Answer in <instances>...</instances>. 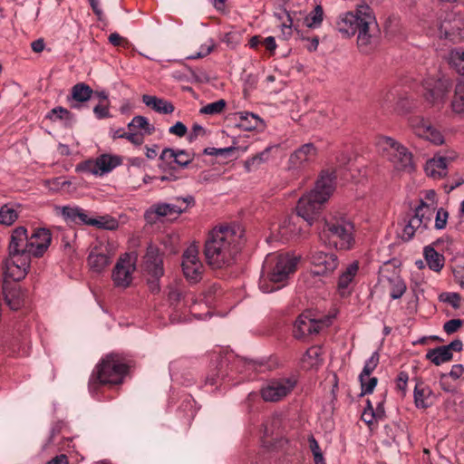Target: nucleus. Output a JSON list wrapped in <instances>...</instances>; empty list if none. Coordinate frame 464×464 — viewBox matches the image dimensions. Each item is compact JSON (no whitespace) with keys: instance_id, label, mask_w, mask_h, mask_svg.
Segmentation results:
<instances>
[{"instance_id":"1","label":"nucleus","mask_w":464,"mask_h":464,"mask_svg":"<svg viewBox=\"0 0 464 464\" xmlns=\"http://www.w3.org/2000/svg\"><path fill=\"white\" fill-rule=\"evenodd\" d=\"M240 237L239 227L222 226L213 229L204 248L208 264L214 269L231 266L238 252Z\"/></svg>"},{"instance_id":"2","label":"nucleus","mask_w":464,"mask_h":464,"mask_svg":"<svg viewBox=\"0 0 464 464\" xmlns=\"http://www.w3.org/2000/svg\"><path fill=\"white\" fill-rule=\"evenodd\" d=\"M334 171H322L314 188L298 200L297 218H302L307 227L314 224L325 202L330 198L335 188Z\"/></svg>"},{"instance_id":"3","label":"nucleus","mask_w":464,"mask_h":464,"mask_svg":"<svg viewBox=\"0 0 464 464\" xmlns=\"http://www.w3.org/2000/svg\"><path fill=\"white\" fill-rule=\"evenodd\" d=\"M298 258L289 254L268 255L264 262L259 287L271 293L283 287L297 266Z\"/></svg>"},{"instance_id":"4","label":"nucleus","mask_w":464,"mask_h":464,"mask_svg":"<svg viewBox=\"0 0 464 464\" xmlns=\"http://www.w3.org/2000/svg\"><path fill=\"white\" fill-rule=\"evenodd\" d=\"M376 25L375 17L368 5H359L355 11L345 13L337 23L338 30L346 36L358 34L357 44L360 48L371 44L372 26Z\"/></svg>"},{"instance_id":"5","label":"nucleus","mask_w":464,"mask_h":464,"mask_svg":"<svg viewBox=\"0 0 464 464\" xmlns=\"http://www.w3.org/2000/svg\"><path fill=\"white\" fill-rule=\"evenodd\" d=\"M353 231V223L346 218L329 216L324 218L319 237L326 245L340 250H350L355 243Z\"/></svg>"},{"instance_id":"6","label":"nucleus","mask_w":464,"mask_h":464,"mask_svg":"<svg viewBox=\"0 0 464 464\" xmlns=\"http://www.w3.org/2000/svg\"><path fill=\"white\" fill-rule=\"evenodd\" d=\"M52 241V234L47 228H35L32 235H27L24 227H16L11 236L12 247L31 256L40 257L48 249Z\"/></svg>"},{"instance_id":"7","label":"nucleus","mask_w":464,"mask_h":464,"mask_svg":"<svg viewBox=\"0 0 464 464\" xmlns=\"http://www.w3.org/2000/svg\"><path fill=\"white\" fill-rule=\"evenodd\" d=\"M127 372L128 365L118 355H107L93 370L89 381V389L94 392L100 384H120Z\"/></svg>"},{"instance_id":"8","label":"nucleus","mask_w":464,"mask_h":464,"mask_svg":"<svg viewBox=\"0 0 464 464\" xmlns=\"http://www.w3.org/2000/svg\"><path fill=\"white\" fill-rule=\"evenodd\" d=\"M378 146L397 170L411 172L414 169L412 154L394 139L386 136L381 137Z\"/></svg>"},{"instance_id":"9","label":"nucleus","mask_w":464,"mask_h":464,"mask_svg":"<svg viewBox=\"0 0 464 464\" xmlns=\"http://www.w3.org/2000/svg\"><path fill=\"white\" fill-rule=\"evenodd\" d=\"M433 213L434 208L420 199V204L414 208V215L404 227L402 237L411 240L415 233H423L429 227Z\"/></svg>"},{"instance_id":"10","label":"nucleus","mask_w":464,"mask_h":464,"mask_svg":"<svg viewBox=\"0 0 464 464\" xmlns=\"http://www.w3.org/2000/svg\"><path fill=\"white\" fill-rule=\"evenodd\" d=\"M451 87L452 81L446 76L427 78L423 82L424 98L431 105L443 104Z\"/></svg>"},{"instance_id":"11","label":"nucleus","mask_w":464,"mask_h":464,"mask_svg":"<svg viewBox=\"0 0 464 464\" xmlns=\"http://www.w3.org/2000/svg\"><path fill=\"white\" fill-rule=\"evenodd\" d=\"M195 158V153L185 150L165 148L160 155L159 169L162 171L187 168Z\"/></svg>"},{"instance_id":"12","label":"nucleus","mask_w":464,"mask_h":464,"mask_svg":"<svg viewBox=\"0 0 464 464\" xmlns=\"http://www.w3.org/2000/svg\"><path fill=\"white\" fill-rule=\"evenodd\" d=\"M31 257L23 251L14 250L9 244V257L5 261V275L14 281L25 277L30 267Z\"/></svg>"},{"instance_id":"13","label":"nucleus","mask_w":464,"mask_h":464,"mask_svg":"<svg viewBox=\"0 0 464 464\" xmlns=\"http://www.w3.org/2000/svg\"><path fill=\"white\" fill-rule=\"evenodd\" d=\"M136 256L125 253L117 261L111 274L114 285L118 287H128L132 281V274L136 269Z\"/></svg>"},{"instance_id":"14","label":"nucleus","mask_w":464,"mask_h":464,"mask_svg":"<svg viewBox=\"0 0 464 464\" xmlns=\"http://www.w3.org/2000/svg\"><path fill=\"white\" fill-rule=\"evenodd\" d=\"M181 266L186 279L190 283H198L202 278L204 266L198 258V247L196 245H191L185 250Z\"/></svg>"},{"instance_id":"15","label":"nucleus","mask_w":464,"mask_h":464,"mask_svg":"<svg viewBox=\"0 0 464 464\" xmlns=\"http://www.w3.org/2000/svg\"><path fill=\"white\" fill-rule=\"evenodd\" d=\"M121 164V160L118 156L102 154L95 160H87L76 167L78 171H85L93 175H103L111 171L114 168Z\"/></svg>"},{"instance_id":"16","label":"nucleus","mask_w":464,"mask_h":464,"mask_svg":"<svg viewBox=\"0 0 464 464\" xmlns=\"http://www.w3.org/2000/svg\"><path fill=\"white\" fill-rule=\"evenodd\" d=\"M114 254L110 244L95 245L88 256V265L91 270L95 273L102 272L111 263Z\"/></svg>"},{"instance_id":"17","label":"nucleus","mask_w":464,"mask_h":464,"mask_svg":"<svg viewBox=\"0 0 464 464\" xmlns=\"http://www.w3.org/2000/svg\"><path fill=\"white\" fill-rule=\"evenodd\" d=\"M312 274L314 276H331L339 266V259L334 253L315 251L311 256Z\"/></svg>"},{"instance_id":"18","label":"nucleus","mask_w":464,"mask_h":464,"mask_svg":"<svg viewBox=\"0 0 464 464\" xmlns=\"http://www.w3.org/2000/svg\"><path fill=\"white\" fill-rule=\"evenodd\" d=\"M295 385V382L290 378L274 380L264 386L260 393L264 401L276 402L285 398Z\"/></svg>"},{"instance_id":"19","label":"nucleus","mask_w":464,"mask_h":464,"mask_svg":"<svg viewBox=\"0 0 464 464\" xmlns=\"http://www.w3.org/2000/svg\"><path fill=\"white\" fill-rule=\"evenodd\" d=\"M324 325V320L314 319L312 317L311 312H305L295 320L293 334L295 338L302 339L309 334H318Z\"/></svg>"},{"instance_id":"20","label":"nucleus","mask_w":464,"mask_h":464,"mask_svg":"<svg viewBox=\"0 0 464 464\" xmlns=\"http://www.w3.org/2000/svg\"><path fill=\"white\" fill-rule=\"evenodd\" d=\"M317 150L313 143H306L290 154L288 169L301 170L313 162L316 157Z\"/></svg>"},{"instance_id":"21","label":"nucleus","mask_w":464,"mask_h":464,"mask_svg":"<svg viewBox=\"0 0 464 464\" xmlns=\"http://www.w3.org/2000/svg\"><path fill=\"white\" fill-rule=\"evenodd\" d=\"M358 271V261L350 263L341 271L337 280L336 291L342 298H346L352 295Z\"/></svg>"},{"instance_id":"22","label":"nucleus","mask_w":464,"mask_h":464,"mask_svg":"<svg viewBox=\"0 0 464 464\" xmlns=\"http://www.w3.org/2000/svg\"><path fill=\"white\" fill-rule=\"evenodd\" d=\"M412 128L417 136L429 140L434 145H441L444 137L440 130L434 128L430 122L423 118H416L412 121Z\"/></svg>"},{"instance_id":"23","label":"nucleus","mask_w":464,"mask_h":464,"mask_svg":"<svg viewBox=\"0 0 464 464\" xmlns=\"http://www.w3.org/2000/svg\"><path fill=\"white\" fill-rule=\"evenodd\" d=\"M144 268L151 277L160 278L164 274L163 260L157 246L150 245L144 256Z\"/></svg>"},{"instance_id":"24","label":"nucleus","mask_w":464,"mask_h":464,"mask_svg":"<svg viewBox=\"0 0 464 464\" xmlns=\"http://www.w3.org/2000/svg\"><path fill=\"white\" fill-rule=\"evenodd\" d=\"M181 214V209L171 203H156L150 206L144 213V218L149 224H155L160 218Z\"/></svg>"},{"instance_id":"25","label":"nucleus","mask_w":464,"mask_h":464,"mask_svg":"<svg viewBox=\"0 0 464 464\" xmlns=\"http://www.w3.org/2000/svg\"><path fill=\"white\" fill-rule=\"evenodd\" d=\"M93 94L92 89L84 82L76 83L72 87L67 102L72 109H80L81 103L89 101Z\"/></svg>"},{"instance_id":"26","label":"nucleus","mask_w":464,"mask_h":464,"mask_svg":"<svg viewBox=\"0 0 464 464\" xmlns=\"http://www.w3.org/2000/svg\"><path fill=\"white\" fill-rule=\"evenodd\" d=\"M62 214L66 220L78 225H96V218H89L87 211L80 207L65 206L62 208Z\"/></svg>"},{"instance_id":"27","label":"nucleus","mask_w":464,"mask_h":464,"mask_svg":"<svg viewBox=\"0 0 464 464\" xmlns=\"http://www.w3.org/2000/svg\"><path fill=\"white\" fill-rule=\"evenodd\" d=\"M142 102L146 106L150 107L152 110L160 114H170L175 110L172 102L157 96L144 94L142 96Z\"/></svg>"},{"instance_id":"28","label":"nucleus","mask_w":464,"mask_h":464,"mask_svg":"<svg viewBox=\"0 0 464 464\" xmlns=\"http://www.w3.org/2000/svg\"><path fill=\"white\" fill-rule=\"evenodd\" d=\"M432 391L423 382H417L414 388V403L417 408L427 409L432 404Z\"/></svg>"},{"instance_id":"29","label":"nucleus","mask_w":464,"mask_h":464,"mask_svg":"<svg viewBox=\"0 0 464 464\" xmlns=\"http://www.w3.org/2000/svg\"><path fill=\"white\" fill-rule=\"evenodd\" d=\"M425 172L427 176L433 179H440L447 174V159L440 157L431 159L425 165Z\"/></svg>"},{"instance_id":"30","label":"nucleus","mask_w":464,"mask_h":464,"mask_svg":"<svg viewBox=\"0 0 464 464\" xmlns=\"http://www.w3.org/2000/svg\"><path fill=\"white\" fill-rule=\"evenodd\" d=\"M322 362V349L319 346H312L307 349L301 359L302 367L306 370L317 368Z\"/></svg>"},{"instance_id":"31","label":"nucleus","mask_w":464,"mask_h":464,"mask_svg":"<svg viewBox=\"0 0 464 464\" xmlns=\"http://www.w3.org/2000/svg\"><path fill=\"white\" fill-rule=\"evenodd\" d=\"M424 257L430 269L440 272L445 263L443 255L437 252L432 246H428L424 247Z\"/></svg>"},{"instance_id":"32","label":"nucleus","mask_w":464,"mask_h":464,"mask_svg":"<svg viewBox=\"0 0 464 464\" xmlns=\"http://www.w3.org/2000/svg\"><path fill=\"white\" fill-rule=\"evenodd\" d=\"M425 358L430 361L436 366H439L442 363L450 362L453 359V353L448 352L446 348L442 345L433 349H430L427 352Z\"/></svg>"},{"instance_id":"33","label":"nucleus","mask_w":464,"mask_h":464,"mask_svg":"<svg viewBox=\"0 0 464 464\" xmlns=\"http://www.w3.org/2000/svg\"><path fill=\"white\" fill-rule=\"evenodd\" d=\"M46 117L52 121H63L67 127H72L75 122L74 114L62 106L52 109Z\"/></svg>"},{"instance_id":"34","label":"nucleus","mask_w":464,"mask_h":464,"mask_svg":"<svg viewBox=\"0 0 464 464\" xmlns=\"http://www.w3.org/2000/svg\"><path fill=\"white\" fill-rule=\"evenodd\" d=\"M5 299L12 310H18L24 305V298L21 288L14 287L5 292Z\"/></svg>"},{"instance_id":"35","label":"nucleus","mask_w":464,"mask_h":464,"mask_svg":"<svg viewBox=\"0 0 464 464\" xmlns=\"http://www.w3.org/2000/svg\"><path fill=\"white\" fill-rule=\"evenodd\" d=\"M450 107L455 114L464 115V83L459 82L455 86Z\"/></svg>"},{"instance_id":"36","label":"nucleus","mask_w":464,"mask_h":464,"mask_svg":"<svg viewBox=\"0 0 464 464\" xmlns=\"http://www.w3.org/2000/svg\"><path fill=\"white\" fill-rule=\"evenodd\" d=\"M237 115L239 118L238 125L246 130L256 129L261 122L260 118L254 113L241 111Z\"/></svg>"},{"instance_id":"37","label":"nucleus","mask_w":464,"mask_h":464,"mask_svg":"<svg viewBox=\"0 0 464 464\" xmlns=\"http://www.w3.org/2000/svg\"><path fill=\"white\" fill-rule=\"evenodd\" d=\"M130 130L140 129L143 130L142 134L151 135L155 131L154 126L149 123V121L144 116H135L131 121L128 124Z\"/></svg>"},{"instance_id":"38","label":"nucleus","mask_w":464,"mask_h":464,"mask_svg":"<svg viewBox=\"0 0 464 464\" xmlns=\"http://www.w3.org/2000/svg\"><path fill=\"white\" fill-rule=\"evenodd\" d=\"M270 150H271L270 148H266L263 151L247 159L245 161L246 169L248 172L253 171V170L256 169L262 163L267 161L268 158H269Z\"/></svg>"},{"instance_id":"39","label":"nucleus","mask_w":464,"mask_h":464,"mask_svg":"<svg viewBox=\"0 0 464 464\" xmlns=\"http://www.w3.org/2000/svg\"><path fill=\"white\" fill-rule=\"evenodd\" d=\"M18 218L17 211L10 205L5 204L0 208V224L11 226Z\"/></svg>"},{"instance_id":"40","label":"nucleus","mask_w":464,"mask_h":464,"mask_svg":"<svg viewBox=\"0 0 464 464\" xmlns=\"http://www.w3.org/2000/svg\"><path fill=\"white\" fill-rule=\"evenodd\" d=\"M324 19V10L317 5L314 10L305 17L304 23L309 28H316L321 25Z\"/></svg>"},{"instance_id":"41","label":"nucleus","mask_w":464,"mask_h":464,"mask_svg":"<svg viewBox=\"0 0 464 464\" xmlns=\"http://www.w3.org/2000/svg\"><path fill=\"white\" fill-rule=\"evenodd\" d=\"M389 283L391 286V297L392 299L401 298L407 289L405 282L400 276H395L389 278Z\"/></svg>"},{"instance_id":"42","label":"nucleus","mask_w":464,"mask_h":464,"mask_svg":"<svg viewBox=\"0 0 464 464\" xmlns=\"http://www.w3.org/2000/svg\"><path fill=\"white\" fill-rule=\"evenodd\" d=\"M296 217H291L288 220L284 222V225L281 227V233L284 236L294 237L299 236L302 233V228L297 227L295 219H297Z\"/></svg>"},{"instance_id":"43","label":"nucleus","mask_w":464,"mask_h":464,"mask_svg":"<svg viewBox=\"0 0 464 464\" xmlns=\"http://www.w3.org/2000/svg\"><path fill=\"white\" fill-rule=\"evenodd\" d=\"M226 102L223 99H220L218 101H216L214 102L208 103L205 106H203L199 112L201 114H208V115H217L221 113L224 109L226 108Z\"/></svg>"},{"instance_id":"44","label":"nucleus","mask_w":464,"mask_h":464,"mask_svg":"<svg viewBox=\"0 0 464 464\" xmlns=\"http://www.w3.org/2000/svg\"><path fill=\"white\" fill-rule=\"evenodd\" d=\"M380 355L378 352H374L371 357L366 361L362 372L359 375V379L363 377H369L371 373L376 369L379 364Z\"/></svg>"},{"instance_id":"45","label":"nucleus","mask_w":464,"mask_h":464,"mask_svg":"<svg viewBox=\"0 0 464 464\" xmlns=\"http://www.w3.org/2000/svg\"><path fill=\"white\" fill-rule=\"evenodd\" d=\"M359 381L362 388L361 395L372 393L378 383L376 377H363L362 379H359Z\"/></svg>"},{"instance_id":"46","label":"nucleus","mask_w":464,"mask_h":464,"mask_svg":"<svg viewBox=\"0 0 464 464\" xmlns=\"http://www.w3.org/2000/svg\"><path fill=\"white\" fill-rule=\"evenodd\" d=\"M451 60L458 73L464 77V52L459 50L452 52Z\"/></svg>"},{"instance_id":"47","label":"nucleus","mask_w":464,"mask_h":464,"mask_svg":"<svg viewBox=\"0 0 464 464\" xmlns=\"http://www.w3.org/2000/svg\"><path fill=\"white\" fill-rule=\"evenodd\" d=\"M448 218L449 212L445 208H440L436 212L434 227L437 230L444 229L447 226Z\"/></svg>"},{"instance_id":"48","label":"nucleus","mask_w":464,"mask_h":464,"mask_svg":"<svg viewBox=\"0 0 464 464\" xmlns=\"http://www.w3.org/2000/svg\"><path fill=\"white\" fill-rule=\"evenodd\" d=\"M440 301L448 303L456 309L460 305V295L458 293H442L440 295Z\"/></svg>"},{"instance_id":"49","label":"nucleus","mask_w":464,"mask_h":464,"mask_svg":"<svg viewBox=\"0 0 464 464\" xmlns=\"http://www.w3.org/2000/svg\"><path fill=\"white\" fill-rule=\"evenodd\" d=\"M215 48V43L213 39H209L207 43L200 46V50L194 54L189 55L188 59H198L208 55Z\"/></svg>"},{"instance_id":"50","label":"nucleus","mask_w":464,"mask_h":464,"mask_svg":"<svg viewBox=\"0 0 464 464\" xmlns=\"http://www.w3.org/2000/svg\"><path fill=\"white\" fill-rule=\"evenodd\" d=\"M96 225H92V227H96L98 228H104L108 230H114L118 227V222L114 218H107V217H100L96 218Z\"/></svg>"},{"instance_id":"51","label":"nucleus","mask_w":464,"mask_h":464,"mask_svg":"<svg viewBox=\"0 0 464 464\" xmlns=\"http://www.w3.org/2000/svg\"><path fill=\"white\" fill-rule=\"evenodd\" d=\"M172 205L178 206L181 209V213L187 211V209L195 205V198L191 195H188L184 198H176Z\"/></svg>"},{"instance_id":"52","label":"nucleus","mask_w":464,"mask_h":464,"mask_svg":"<svg viewBox=\"0 0 464 464\" xmlns=\"http://www.w3.org/2000/svg\"><path fill=\"white\" fill-rule=\"evenodd\" d=\"M367 405H366V408L364 409L362 414V420L367 424V425H372L373 423L374 420H378V419L376 418L374 412H373V407L372 405V402L370 400H367Z\"/></svg>"},{"instance_id":"53","label":"nucleus","mask_w":464,"mask_h":464,"mask_svg":"<svg viewBox=\"0 0 464 464\" xmlns=\"http://www.w3.org/2000/svg\"><path fill=\"white\" fill-rule=\"evenodd\" d=\"M464 324V321L461 319H451L447 321L443 325V330L448 334L456 333Z\"/></svg>"},{"instance_id":"54","label":"nucleus","mask_w":464,"mask_h":464,"mask_svg":"<svg viewBox=\"0 0 464 464\" xmlns=\"http://www.w3.org/2000/svg\"><path fill=\"white\" fill-rule=\"evenodd\" d=\"M234 147H227V148H221V149H216V148H206L203 150V153L206 155H211V156H227L232 151H234Z\"/></svg>"},{"instance_id":"55","label":"nucleus","mask_w":464,"mask_h":464,"mask_svg":"<svg viewBox=\"0 0 464 464\" xmlns=\"http://www.w3.org/2000/svg\"><path fill=\"white\" fill-rule=\"evenodd\" d=\"M93 112L97 119L102 120L111 116L109 111V105L99 103L93 108Z\"/></svg>"},{"instance_id":"56","label":"nucleus","mask_w":464,"mask_h":464,"mask_svg":"<svg viewBox=\"0 0 464 464\" xmlns=\"http://www.w3.org/2000/svg\"><path fill=\"white\" fill-rule=\"evenodd\" d=\"M131 131L132 130H130V132H124L123 133L124 139L128 140L130 143H132L136 146L141 145L144 142V134L134 133Z\"/></svg>"},{"instance_id":"57","label":"nucleus","mask_w":464,"mask_h":464,"mask_svg":"<svg viewBox=\"0 0 464 464\" xmlns=\"http://www.w3.org/2000/svg\"><path fill=\"white\" fill-rule=\"evenodd\" d=\"M408 380L409 375L406 372H399L396 378L397 389L400 390L402 392V394H405Z\"/></svg>"},{"instance_id":"58","label":"nucleus","mask_w":464,"mask_h":464,"mask_svg":"<svg viewBox=\"0 0 464 464\" xmlns=\"http://www.w3.org/2000/svg\"><path fill=\"white\" fill-rule=\"evenodd\" d=\"M188 129L186 125L181 121H177L173 126L169 129L170 134L177 135L178 137H183L186 135Z\"/></svg>"},{"instance_id":"59","label":"nucleus","mask_w":464,"mask_h":464,"mask_svg":"<svg viewBox=\"0 0 464 464\" xmlns=\"http://www.w3.org/2000/svg\"><path fill=\"white\" fill-rule=\"evenodd\" d=\"M207 130L198 123H194L191 128V132L188 135V140L193 141L199 136H205Z\"/></svg>"},{"instance_id":"60","label":"nucleus","mask_w":464,"mask_h":464,"mask_svg":"<svg viewBox=\"0 0 464 464\" xmlns=\"http://www.w3.org/2000/svg\"><path fill=\"white\" fill-rule=\"evenodd\" d=\"M453 274L457 282L464 288V263L457 266L453 270Z\"/></svg>"},{"instance_id":"61","label":"nucleus","mask_w":464,"mask_h":464,"mask_svg":"<svg viewBox=\"0 0 464 464\" xmlns=\"http://www.w3.org/2000/svg\"><path fill=\"white\" fill-rule=\"evenodd\" d=\"M464 373V366L462 364H454L448 374V377H451L454 380H458Z\"/></svg>"},{"instance_id":"62","label":"nucleus","mask_w":464,"mask_h":464,"mask_svg":"<svg viewBox=\"0 0 464 464\" xmlns=\"http://www.w3.org/2000/svg\"><path fill=\"white\" fill-rule=\"evenodd\" d=\"M396 94L391 91L382 93L380 102L382 106H389L395 100Z\"/></svg>"},{"instance_id":"63","label":"nucleus","mask_w":464,"mask_h":464,"mask_svg":"<svg viewBox=\"0 0 464 464\" xmlns=\"http://www.w3.org/2000/svg\"><path fill=\"white\" fill-rule=\"evenodd\" d=\"M443 346L450 353H452L453 351L454 352H460L462 350L463 343H462L461 340L455 339L452 342H450L449 344L443 345Z\"/></svg>"},{"instance_id":"64","label":"nucleus","mask_w":464,"mask_h":464,"mask_svg":"<svg viewBox=\"0 0 464 464\" xmlns=\"http://www.w3.org/2000/svg\"><path fill=\"white\" fill-rule=\"evenodd\" d=\"M262 45H264L270 53H273L276 48L275 37L268 36L262 39Z\"/></svg>"}]
</instances>
